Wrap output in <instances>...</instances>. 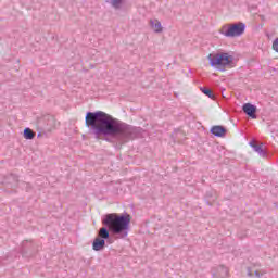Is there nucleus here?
Instances as JSON below:
<instances>
[{"label": "nucleus", "mask_w": 278, "mask_h": 278, "mask_svg": "<svg viewBox=\"0 0 278 278\" xmlns=\"http://www.w3.org/2000/svg\"><path fill=\"white\" fill-rule=\"evenodd\" d=\"M85 125L91 136H104L106 142L117 150L123 149L127 142L140 138L144 132L142 128L123 123L103 111L87 112Z\"/></svg>", "instance_id": "obj_1"}, {"label": "nucleus", "mask_w": 278, "mask_h": 278, "mask_svg": "<svg viewBox=\"0 0 278 278\" xmlns=\"http://www.w3.org/2000/svg\"><path fill=\"white\" fill-rule=\"evenodd\" d=\"M130 223L131 215H129V213H109L102 218V225L108 229L109 233H112V236L121 240L129 236Z\"/></svg>", "instance_id": "obj_2"}, {"label": "nucleus", "mask_w": 278, "mask_h": 278, "mask_svg": "<svg viewBox=\"0 0 278 278\" xmlns=\"http://www.w3.org/2000/svg\"><path fill=\"white\" fill-rule=\"evenodd\" d=\"M207 60L210 61V65L220 71V73H225L227 68H233L236 63H233V55L229 52H219L216 54H208Z\"/></svg>", "instance_id": "obj_3"}, {"label": "nucleus", "mask_w": 278, "mask_h": 278, "mask_svg": "<svg viewBox=\"0 0 278 278\" xmlns=\"http://www.w3.org/2000/svg\"><path fill=\"white\" fill-rule=\"evenodd\" d=\"M247 29V24L242 22L231 23V24H225L219 29V34L225 36L226 38H238L244 34Z\"/></svg>", "instance_id": "obj_4"}, {"label": "nucleus", "mask_w": 278, "mask_h": 278, "mask_svg": "<svg viewBox=\"0 0 278 278\" xmlns=\"http://www.w3.org/2000/svg\"><path fill=\"white\" fill-rule=\"evenodd\" d=\"M53 129H55V117L45 115L37 119V138L51 134Z\"/></svg>", "instance_id": "obj_5"}, {"label": "nucleus", "mask_w": 278, "mask_h": 278, "mask_svg": "<svg viewBox=\"0 0 278 278\" xmlns=\"http://www.w3.org/2000/svg\"><path fill=\"white\" fill-rule=\"evenodd\" d=\"M105 240H110V230L100 228L98 237L92 242L93 251H103L105 249Z\"/></svg>", "instance_id": "obj_6"}, {"label": "nucleus", "mask_w": 278, "mask_h": 278, "mask_svg": "<svg viewBox=\"0 0 278 278\" xmlns=\"http://www.w3.org/2000/svg\"><path fill=\"white\" fill-rule=\"evenodd\" d=\"M250 147L260 155V157H268V151L264 149V143H257V141H250Z\"/></svg>", "instance_id": "obj_7"}, {"label": "nucleus", "mask_w": 278, "mask_h": 278, "mask_svg": "<svg viewBox=\"0 0 278 278\" xmlns=\"http://www.w3.org/2000/svg\"><path fill=\"white\" fill-rule=\"evenodd\" d=\"M242 111L250 118H257V106H255V105H253L251 103H245L242 106Z\"/></svg>", "instance_id": "obj_8"}, {"label": "nucleus", "mask_w": 278, "mask_h": 278, "mask_svg": "<svg viewBox=\"0 0 278 278\" xmlns=\"http://www.w3.org/2000/svg\"><path fill=\"white\" fill-rule=\"evenodd\" d=\"M211 134H213V136H216V138H225V136H227V128H225V126H213L211 128Z\"/></svg>", "instance_id": "obj_9"}, {"label": "nucleus", "mask_w": 278, "mask_h": 278, "mask_svg": "<svg viewBox=\"0 0 278 278\" xmlns=\"http://www.w3.org/2000/svg\"><path fill=\"white\" fill-rule=\"evenodd\" d=\"M228 275H229V269L223 265H220L213 271L214 278H227Z\"/></svg>", "instance_id": "obj_10"}, {"label": "nucleus", "mask_w": 278, "mask_h": 278, "mask_svg": "<svg viewBox=\"0 0 278 278\" xmlns=\"http://www.w3.org/2000/svg\"><path fill=\"white\" fill-rule=\"evenodd\" d=\"M247 274L249 278H262L264 275L262 271H260L255 266L253 267H248L247 268Z\"/></svg>", "instance_id": "obj_11"}, {"label": "nucleus", "mask_w": 278, "mask_h": 278, "mask_svg": "<svg viewBox=\"0 0 278 278\" xmlns=\"http://www.w3.org/2000/svg\"><path fill=\"white\" fill-rule=\"evenodd\" d=\"M150 27H152L155 34H162V23L159 20H150Z\"/></svg>", "instance_id": "obj_12"}, {"label": "nucleus", "mask_w": 278, "mask_h": 278, "mask_svg": "<svg viewBox=\"0 0 278 278\" xmlns=\"http://www.w3.org/2000/svg\"><path fill=\"white\" fill-rule=\"evenodd\" d=\"M7 185H11V188H16L18 186V176L11 174L7 178Z\"/></svg>", "instance_id": "obj_13"}, {"label": "nucleus", "mask_w": 278, "mask_h": 278, "mask_svg": "<svg viewBox=\"0 0 278 278\" xmlns=\"http://www.w3.org/2000/svg\"><path fill=\"white\" fill-rule=\"evenodd\" d=\"M24 138L25 140H34L36 138V132L31 130V128H25L24 129Z\"/></svg>", "instance_id": "obj_14"}, {"label": "nucleus", "mask_w": 278, "mask_h": 278, "mask_svg": "<svg viewBox=\"0 0 278 278\" xmlns=\"http://www.w3.org/2000/svg\"><path fill=\"white\" fill-rule=\"evenodd\" d=\"M200 90H201V92H203V94L208 97V99H214V93L212 92V90L210 88L201 87Z\"/></svg>", "instance_id": "obj_15"}, {"label": "nucleus", "mask_w": 278, "mask_h": 278, "mask_svg": "<svg viewBox=\"0 0 278 278\" xmlns=\"http://www.w3.org/2000/svg\"><path fill=\"white\" fill-rule=\"evenodd\" d=\"M111 5L115 10H121V5H123V0H111Z\"/></svg>", "instance_id": "obj_16"}, {"label": "nucleus", "mask_w": 278, "mask_h": 278, "mask_svg": "<svg viewBox=\"0 0 278 278\" xmlns=\"http://www.w3.org/2000/svg\"><path fill=\"white\" fill-rule=\"evenodd\" d=\"M184 132H181V130H175L173 134H172V138L174 140H177V136H181Z\"/></svg>", "instance_id": "obj_17"}, {"label": "nucleus", "mask_w": 278, "mask_h": 278, "mask_svg": "<svg viewBox=\"0 0 278 278\" xmlns=\"http://www.w3.org/2000/svg\"><path fill=\"white\" fill-rule=\"evenodd\" d=\"M273 49L274 51H276V53H278V38H276L273 42Z\"/></svg>", "instance_id": "obj_18"}, {"label": "nucleus", "mask_w": 278, "mask_h": 278, "mask_svg": "<svg viewBox=\"0 0 278 278\" xmlns=\"http://www.w3.org/2000/svg\"><path fill=\"white\" fill-rule=\"evenodd\" d=\"M108 241L109 244H112V242H114L110 237L109 239H105Z\"/></svg>", "instance_id": "obj_19"}, {"label": "nucleus", "mask_w": 278, "mask_h": 278, "mask_svg": "<svg viewBox=\"0 0 278 278\" xmlns=\"http://www.w3.org/2000/svg\"><path fill=\"white\" fill-rule=\"evenodd\" d=\"M216 199V195L213 197L212 201H214Z\"/></svg>", "instance_id": "obj_20"}, {"label": "nucleus", "mask_w": 278, "mask_h": 278, "mask_svg": "<svg viewBox=\"0 0 278 278\" xmlns=\"http://www.w3.org/2000/svg\"><path fill=\"white\" fill-rule=\"evenodd\" d=\"M207 197H212L210 193H207Z\"/></svg>", "instance_id": "obj_21"}, {"label": "nucleus", "mask_w": 278, "mask_h": 278, "mask_svg": "<svg viewBox=\"0 0 278 278\" xmlns=\"http://www.w3.org/2000/svg\"><path fill=\"white\" fill-rule=\"evenodd\" d=\"M25 243H26V242H23V247H25Z\"/></svg>", "instance_id": "obj_22"}, {"label": "nucleus", "mask_w": 278, "mask_h": 278, "mask_svg": "<svg viewBox=\"0 0 278 278\" xmlns=\"http://www.w3.org/2000/svg\"><path fill=\"white\" fill-rule=\"evenodd\" d=\"M208 205H212V203H211V202H208Z\"/></svg>", "instance_id": "obj_23"}]
</instances>
